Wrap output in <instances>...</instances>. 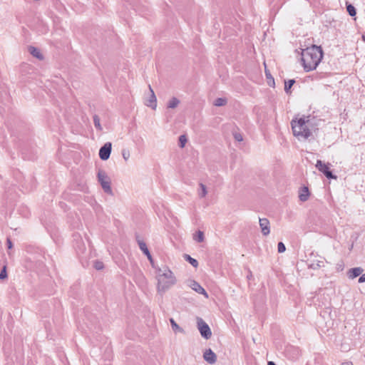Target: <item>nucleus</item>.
I'll return each instance as SVG.
<instances>
[{
    "label": "nucleus",
    "mask_w": 365,
    "mask_h": 365,
    "mask_svg": "<svg viewBox=\"0 0 365 365\" xmlns=\"http://www.w3.org/2000/svg\"><path fill=\"white\" fill-rule=\"evenodd\" d=\"M341 365H354V364L350 361H345L341 363Z\"/></svg>",
    "instance_id": "nucleus-34"
},
{
    "label": "nucleus",
    "mask_w": 365,
    "mask_h": 365,
    "mask_svg": "<svg viewBox=\"0 0 365 365\" xmlns=\"http://www.w3.org/2000/svg\"><path fill=\"white\" fill-rule=\"evenodd\" d=\"M94 267L97 269V270H101L102 269H103L104 267V264L102 262H100V261H96L94 262Z\"/></svg>",
    "instance_id": "nucleus-27"
},
{
    "label": "nucleus",
    "mask_w": 365,
    "mask_h": 365,
    "mask_svg": "<svg viewBox=\"0 0 365 365\" xmlns=\"http://www.w3.org/2000/svg\"><path fill=\"white\" fill-rule=\"evenodd\" d=\"M97 179L103 191L108 195H112L111 180L104 170H98Z\"/></svg>",
    "instance_id": "nucleus-4"
},
{
    "label": "nucleus",
    "mask_w": 365,
    "mask_h": 365,
    "mask_svg": "<svg viewBox=\"0 0 365 365\" xmlns=\"http://www.w3.org/2000/svg\"><path fill=\"white\" fill-rule=\"evenodd\" d=\"M112 144L110 142L106 143L99 150V157L102 160L109 158L111 153Z\"/></svg>",
    "instance_id": "nucleus-8"
},
{
    "label": "nucleus",
    "mask_w": 365,
    "mask_h": 365,
    "mask_svg": "<svg viewBox=\"0 0 365 365\" xmlns=\"http://www.w3.org/2000/svg\"><path fill=\"white\" fill-rule=\"evenodd\" d=\"M179 104H180V101L177 98L173 97L172 98H170L168 101V102L167 103V106L169 108H175L176 107L178 106Z\"/></svg>",
    "instance_id": "nucleus-17"
},
{
    "label": "nucleus",
    "mask_w": 365,
    "mask_h": 365,
    "mask_svg": "<svg viewBox=\"0 0 365 365\" xmlns=\"http://www.w3.org/2000/svg\"><path fill=\"white\" fill-rule=\"evenodd\" d=\"M343 269H344L343 264H337V270L338 271H341V270H343Z\"/></svg>",
    "instance_id": "nucleus-35"
},
{
    "label": "nucleus",
    "mask_w": 365,
    "mask_h": 365,
    "mask_svg": "<svg viewBox=\"0 0 365 365\" xmlns=\"http://www.w3.org/2000/svg\"><path fill=\"white\" fill-rule=\"evenodd\" d=\"M7 246H8V248L9 249H11L12 248V242L11 241L10 239H7Z\"/></svg>",
    "instance_id": "nucleus-32"
},
{
    "label": "nucleus",
    "mask_w": 365,
    "mask_h": 365,
    "mask_svg": "<svg viewBox=\"0 0 365 365\" xmlns=\"http://www.w3.org/2000/svg\"><path fill=\"white\" fill-rule=\"evenodd\" d=\"M149 96L145 99V104L155 110L157 107V98L150 86H149Z\"/></svg>",
    "instance_id": "nucleus-9"
},
{
    "label": "nucleus",
    "mask_w": 365,
    "mask_h": 365,
    "mask_svg": "<svg viewBox=\"0 0 365 365\" xmlns=\"http://www.w3.org/2000/svg\"><path fill=\"white\" fill-rule=\"evenodd\" d=\"M197 328L202 337L209 339L212 336V331L210 327L205 323V321L197 322Z\"/></svg>",
    "instance_id": "nucleus-6"
},
{
    "label": "nucleus",
    "mask_w": 365,
    "mask_h": 365,
    "mask_svg": "<svg viewBox=\"0 0 365 365\" xmlns=\"http://www.w3.org/2000/svg\"><path fill=\"white\" fill-rule=\"evenodd\" d=\"M324 267V258L317 259L310 264V267L314 269H319V268Z\"/></svg>",
    "instance_id": "nucleus-16"
},
{
    "label": "nucleus",
    "mask_w": 365,
    "mask_h": 365,
    "mask_svg": "<svg viewBox=\"0 0 365 365\" xmlns=\"http://www.w3.org/2000/svg\"><path fill=\"white\" fill-rule=\"evenodd\" d=\"M138 244L140 250L147 256L148 259L150 262H153L152 256L149 252L147 245L145 242L140 240H138Z\"/></svg>",
    "instance_id": "nucleus-12"
},
{
    "label": "nucleus",
    "mask_w": 365,
    "mask_h": 365,
    "mask_svg": "<svg viewBox=\"0 0 365 365\" xmlns=\"http://www.w3.org/2000/svg\"><path fill=\"white\" fill-rule=\"evenodd\" d=\"M203 359L208 364H214L217 361V355L211 349H207L203 353Z\"/></svg>",
    "instance_id": "nucleus-11"
},
{
    "label": "nucleus",
    "mask_w": 365,
    "mask_h": 365,
    "mask_svg": "<svg viewBox=\"0 0 365 365\" xmlns=\"http://www.w3.org/2000/svg\"><path fill=\"white\" fill-rule=\"evenodd\" d=\"M363 272H364V269L359 267L351 268L347 272V276L349 279H353L360 276Z\"/></svg>",
    "instance_id": "nucleus-13"
},
{
    "label": "nucleus",
    "mask_w": 365,
    "mask_h": 365,
    "mask_svg": "<svg viewBox=\"0 0 365 365\" xmlns=\"http://www.w3.org/2000/svg\"><path fill=\"white\" fill-rule=\"evenodd\" d=\"M187 141V139L185 135H182L179 137V145L180 148H184L186 143Z\"/></svg>",
    "instance_id": "nucleus-24"
},
{
    "label": "nucleus",
    "mask_w": 365,
    "mask_h": 365,
    "mask_svg": "<svg viewBox=\"0 0 365 365\" xmlns=\"http://www.w3.org/2000/svg\"><path fill=\"white\" fill-rule=\"evenodd\" d=\"M93 123H94V126H95V128H96L97 130H100V131H101V130H103V128H102V126H101V125L100 118H99V117H98V115H95L93 116Z\"/></svg>",
    "instance_id": "nucleus-20"
},
{
    "label": "nucleus",
    "mask_w": 365,
    "mask_h": 365,
    "mask_svg": "<svg viewBox=\"0 0 365 365\" xmlns=\"http://www.w3.org/2000/svg\"><path fill=\"white\" fill-rule=\"evenodd\" d=\"M156 279L158 281L157 290L160 294L165 293L177 282L174 273L168 267L158 269Z\"/></svg>",
    "instance_id": "nucleus-3"
},
{
    "label": "nucleus",
    "mask_w": 365,
    "mask_h": 365,
    "mask_svg": "<svg viewBox=\"0 0 365 365\" xmlns=\"http://www.w3.org/2000/svg\"><path fill=\"white\" fill-rule=\"evenodd\" d=\"M362 39H363V41H365V34H364V35L362 36Z\"/></svg>",
    "instance_id": "nucleus-37"
},
{
    "label": "nucleus",
    "mask_w": 365,
    "mask_h": 365,
    "mask_svg": "<svg viewBox=\"0 0 365 365\" xmlns=\"http://www.w3.org/2000/svg\"><path fill=\"white\" fill-rule=\"evenodd\" d=\"M235 139H236L237 140H238V141H241V140H242V136H241L240 134H236V135H235Z\"/></svg>",
    "instance_id": "nucleus-33"
},
{
    "label": "nucleus",
    "mask_w": 365,
    "mask_h": 365,
    "mask_svg": "<svg viewBox=\"0 0 365 365\" xmlns=\"http://www.w3.org/2000/svg\"><path fill=\"white\" fill-rule=\"evenodd\" d=\"M193 240L197 242H202L205 240L203 232L198 230L193 235Z\"/></svg>",
    "instance_id": "nucleus-18"
},
{
    "label": "nucleus",
    "mask_w": 365,
    "mask_h": 365,
    "mask_svg": "<svg viewBox=\"0 0 365 365\" xmlns=\"http://www.w3.org/2000/svg\"><path fill=\"white\" fill-rule=\"evenodd\" d=\"M346 9L350 16H354L356 15V9L352 5H348Z\"/></svg>",
    "instance_id": "nucleus-26"
},
{
    "label": "nucleus",
    "mask_w": 365,
    "mask_h": 365,
    "mask_svg": "<svg viewBox=\"0 0 365 365\" xmlns=\"http://www.w3.org/2000/svg\"><path fill=\"white\" fill-rule=\"evenodd\" d=\"M171 322V327L174 332L175 333H182L183 332V330L181 327H179L178 324H177L175 321H170Z\"/></svg>",
    "instance_id": "nucleus-22"
},
{
    "label": "nucleus",
    "mask_w": 365,
    "mask_h": 365,
    "mask_svg": "<svg viewBox=\"0 0 365 365\" xmlns=\"http://www.w3.org/2000/svg\"><path fill=\"white\" fill-rule=\"evenodd\" d=\"M7 278L6 267L4 266L0 272V279H5Z\"/></svg>",
    "instance_id": "nucleus-28"
},
{
    "label": "nucleus",
    "mask_w": 365,
    "mask_h": 365,
    "mask_svg": "<svg viewBox=\"0 0 365 365\" xmlns=\"http://www.w3.org/2000/svg\"><path fill=\"white\" fill-rule=\"evenodd\" d=\"M252 277V274H250V275H248V277H247L249 278V277Z\"/></svg>",
    "instance_id": "nucleus-40"
},
{
    "label": "nucleus",
    "mask_w": 365,
    "mask_h": 365,
    "mask_svg": "<svg viewBox=\"0 0 365 365\" xmlns=\"http://www.w3.org/2000/svg\"><path fill=\"white\" fill-rule=\"evenodd\" d=\"M187 285L197 293L204 295L205 298L207 299L209 297L205 289L196 281L193 279H188L187 281Z\"/></svg>",
    "instance_id": "nucleus-7"
},
{
    "label": "nucleus",
    "mask_w": 365,
    "mask_h": 365,
    "mask_svg": "<svg viewBox=\"0 0 365 365\" xmlns=\"http://www.w3.org/2000/svg\"><path fill=\"white\" fill-rule=\"evenodd\" d=\"M359 283H364L365 282V273L364 274H361L360 277L359 278Z\"/></svg>",
    "instance_id": "nucleus-31"
},
{
    "label": "nucleus",
    "mask_w": 365,
    "mask_h": 365,
    "mask_svg": "<svg viewBox=\"0 0 365 365\" xmlns=\"http://www.w3.org/2000/svg\"><path fill=\"white\" fill-rule=\"evenodd\" d=\"M197 193L200 199H204L208 193L207 186L203 183H200L197 190Z\"/></svg>",
    "instance_id": "nucleus-15"
},
{
    "label": "nucleus",
    "mask_w": 365,
    "mask_h": 365,
    "mask_svg": "<svg viewBox=\"0 0 365 365\" xmlns=\"http://www.w3.org/2000/svg\"><path fill=\"white\" fill-rule=\"evenodd\" d=\"M330 164H326L322 160H318L316 163V168L329 179H336V176L334 175L329 170Z\"/></svg>",
    "instance_id": "nucleus-5"
},
{
    "label": "nucleus",
    "mask_w": 365,
    "mask_h": 365,
    "mask_svg": "<svg viewBox=\"0 0 365 365\" xmlns=\"http://www.w3.org/2000/svg\"><path fill=\"white\" fill-rule=\"evenodd\" d=\"M301 54L302 66L306 71L316 69L323 57L322 48L315 45L302 49Z\"/></svg>",
    "instance_id": "nucleus-2"
},
{
    "label": "nucleus",
    "mask_w": 365,
    "mask_h": 365,
    "mask_svg": "<svg viewBox=\"0 0 365 365\" xmlns=\"http://www.w3.org/2000/svg\"><path fill=\"white\" fill-rule=\"evenodd\" d=\"M29 51L34 56L36 57L38 59H41L43 58L40 51L35 47H30Z\"/></svg>",
    "instance_id": "nucleus-19"
},
{
    "label": "nucleus",
    "mask_w": 365,
    "mask_h": 365,
    "mask_svg": "<svg viewBox=\"0 0 365 365\" xmlns=\"http://www.w3.org/2000/svg\"><path fill=\"white\" fill-rule=\"evenodd\" d=\"M184 257H185V259L187 262H190V264H191L194 267H197L198 266V262H197V261L195 259H194V258L191 257L190 255H185Z\"/></svg>",
    "instance_id": "nucleus-23"
},
{
    "label": "nucleus",
    "mask_w": 365,
    "mask_h": 365,
    "mask_svg": "<svg viewBox=\"0 0 365 365\" xmlns=\"http://www.w3.org/2000/svg\"><path fill=\"white\" fill-rule=\"evenodd\" d=\"M317 119L311 115H303L291 122L293 134L298 139H307L317 129Z\"/></svg>",
    "instance_id": "nucleus-1"
},
{
    "label": "nucleus",
    "mask_w": 365,
    "mask_h": 365,
    "mask_svg": "<svg viewBox=\"0 0 365 365\" xmlns=\"http://www.w3.org/2000/svg\"><path fill=\"white\" fill-rule=\"evenodd\" d=\"M259 223L262 234L267 236L270 233L269 221L267 218H259Z\"/></svg>",
    "instance_id": "nucleus-10"
},
{
    "label": "nucleus",
    "mask_w": 365,
    "mask_h": 365,
    "mask_svg": "<svg viewBox=\"0 0 365 365\" xmlns=\"http://www.w3.org/2000/svg\"><path fill=\"white\" fill-rule=\"evenodd\" d=\"M268 365H277V364L273 361H269Z\"/></svg>",
    "instance_id": "nucleus-36"
},
{
    "label": "nucleus",
    "mask_w": 365,
    "mask_h": 365,
    "mask_svg": "<svg viewBox=\"0 0 365 365\" xmlns=\"http://www.w3.org/2000/svg\"><path fill=\"white\" fill-rule=\"evenodd\" d=\"M309 191L307 187L304 186L299 190V198L302 202H306L309 197Z\"/></svg>",
    "instance_id": "nucleus-14"
},
{
    "label": "nucleus",
    "mask_w": 365,
    "mask_h": 365,
    "mask_svg": "<svg viewBox=\"0 0 365 365\" xmlns=\"http://www.w3.org/2000/svg\"><path fill=\"white\" fill-rule=\"evenodd\" d=\"M294 82V80H289L287 82H285L284 91L286 93L289 92V90L292 88Z\"/></svg>",
    "instance_id": "nucleus-25"
},
{
    "label": "nucleus",
    "mask_w": 365,
    "mask_h": 365,
    "mask_svg": "<svg viewBox=\"0 0 365 365\" xmlns=\"http://www.w3.org/2000/svg\"><path fill=\"white\" fill-rule=\"evenodd\" d=\"M227 103V99L225 98H217L214 101V105L215 106H222Z\"/></svg>",
    "instance_id": "nucleus-21"
},
{
    "label": "nucleus",
    "mask_w": 365,
    "mask_h": 365,
    "mask_svg": "<svg viewBox=\"0 0 365 365\" xmlns=\"http://www.w3.org/2000/svg\"><path fill=\"white\" fill-rule=\"evenodd\" d=\"M270 78H271L272 83H274V79L272 78H271V77H270Z\"/></svg>",
    "instance_id": "nucleus-39"
},
{
    "label": "nucleus",
    "mask_w": 365,
    "mask_h": 365,
    "mask_svg": "<svg viewBox=\"0 0 365 365\" xmlns=\"http://www.w3.org/2000/svg\"><path fill=\"white\" fill-rule=\"evenodd\" d=\"M122 156H123V159L125 161H127L129 159V158H130V153H129V151L123 150L122 151Z\"/></svg>",
    "instance_id": "nucleus-30"
},
{
    "label": "nucleus",
    "mask_w": 365,
    "mask_h": 365,
    "mask_svg": "<svg viewBox=\"0 0 365 365\" xmlns=\"http://www.w3.org/2000/svg\"><path fill=\"white\" fill-rule=\"evenodd\" d=\"M266 76H267V78H269L270 75H269V74H268V73L266 72Z\"/></svg>",
    "instance_id": "nucleus-38"
},
{
    "label": "nucleus",
    "mask_w": 365,
    "mask_h": 365,
    "mask_svg": "<svg viewBox=\"0 0 365 365\" xmlns=\"http://www.w3.org/2000/svg\"><path fill=\"white\" fill-rule=\"evenodd\" d=\"M278 252L282 253L285 251L286 247L283 242H280L277 245Z\"/></svg>",
    "instance_id": "nucleus-29"
}]
</instances>
